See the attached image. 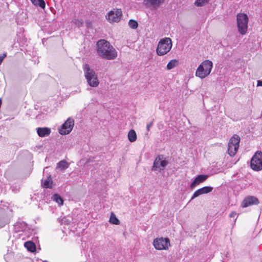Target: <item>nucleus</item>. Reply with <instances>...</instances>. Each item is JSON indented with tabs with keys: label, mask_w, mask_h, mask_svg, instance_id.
Returning <instances> with one entry per match:
<instances>
[{
	"label": "nucleus",
	"mask_w": 262,
	"mask_h": 262,
	"mask_svg": "<svg viewBox=\"0 0 262 262\" xmlns=\"http://www.w3.org/2000/svg\"><path fill=\"white\" fill-rule=\"evenodd\" d=\"M164 1L165 0H144V3L146 7L155 10L162 5Z\"/></svg>",
	"instance_id": "ddd939ff"
},
{
	"label": "nucleus",
	"mask_w": 262,
	"mask_h": 262,
	"mask_svg": "<svg viewBox=\"0 0 262 262\" xmlns=\"http://www.w3.org/2000/svg\"><path fill=\"white\" fill-rule=\"evenodd\" d=\"M72 23L78 27H82L83 25V21L82 19L74 18Z\"/></svg>",
	"instance_id": "bb28decb"
},
{
	"label": "nucleus",
	"mask_w": 262,
	"mask_h": 262,
	"mask_svg": "<svg viewBox=\"0 0 262 262\" xmlns=\"http://www.w3.org/2000/svg\"><path fill=\"white\" fill-rule=\"evenodd\" d=\"M257 86H262V80H257Z\"/></svg>",
	"instance_id": "c9c22d12"
},
{
	"label": "nucleus",
	"mask_w": 262,
	"mask_h": 262,
	"mask_svg": "<svg viewBox=\"0 0 262 262\" xmlns=\"http://www.w3.org/2000/svg\"><path fill=\"white\" fill-rule=\"evenodd\" d=\"M153 245L157 250H166L170 246V241L168 238H157L154 239Z\"/></svg>",
	"instance_id": "9d476101"
},
{
	"label": "nucleus",
	"mask_w": 262,
	"mask_h": 262,
	"mask_svg": "<svg viewBox=\"0 0 262 262\" xmlns=\"http://www.w3.org/2000/svg\"><path fill=\"white\" fill-rule=\"evenodd\" d=\"M251 168L255 171L262 169V152L256 151L251 160Z\"/></svg>",
	"instance_id": "6e6552de"
},
{
	"label": "nucleus",
	"mask_w": 262,
	"mask_h": 262,
	"mask_svg": "<svg viewBox=\"0 0 262 262\" xmlns=\"http://www.w3.org/2000/svg\"><path fill=\"white\" fill-rule=\"evenodd\" d=\"M42 262H48V261L47 260H45V261H43Z\"/></svg>",
	"instance_id": "58836bf2"
},
{
	"label": "nucleus",
	"mask_w": 262,
	"mask_h": 262,
	"mask_svg": "<svg viewBox=\"0 0 262 262\" xmlns=\"http://www.w3.org/2000/svg\"><path fill=\"white\" fill-rule=\"evenodd\" d=\"M55 186V181H41V186L44 188L53 189Z\"/></svg>",
	"instance_id": "a211bd4d"
},
{
	"label": "nucleus",
	"mask_w": 262,
	"mask_h": 262,
	"mask_svg": "<svg viewBox=\"0 0 262 262\" xmlns=\"http://www.w3.org/2000/svg\"><path fill=\"white\" fill-rule=\"evenodd\" d=\"M122 16V11L120 9H114L110 11L106 17L110 23L118 22Z\"/></svg>",
	"instance_id": "9b49d317"
},
{
	"label": "nucleus",
	"mask_w": 262,
	"mask_h": 262,
	"mask_svg": "<svg viewBox=\"0 0 262 262\" xmlns=\"http://www.w3.org/2000/svg\"><path fill=\"white\" fill-rule=\"evenodd\" d=\"M201 181H192V184H191V187L192 188L194 186H195L196 184H198L199 182H201Z\"/></svg>",
	"instance_id": "72a5a7b5"
},
{
	"label": "nucleus",
	"mask_w": 262,
	"mask_h": 262,
	"mask_svg": "<svg viewBox=\"0 0 262 262\" xmlns=\"http://www.w3.org/2000/svg\"><path fill=\"white\" fill-rule=\"evenodd\" d=\"M151 126H152V123H150L147 124L146 128H147V130H149V129L151 127Z\"/></svg>",
	"instance_id": "f704fd0d"
},
{
	"label": "nucleus",
	"mask_w": 262,
	"mask_h": 262,
	"mask_svg": "<svg viewBox=\"0 0 262 262\" xmlns=\"http://www.w3.org/2000/svg\"><path fill=\"white\" fill-rule=\"evenodd\" d=\"M259 203L258 199L254 196L248 195L244 198L241 206L242 208H246L249 206L257 205Z\"/></svg>",
	"instance_id": "f8f14e48"
},
{
	"label": "nucleus",
	"mask_w": 262,
	"mask_h": 262,
	"mask_svg": "<svg viewBox=\"0 0 262 262\" xmlns=\"http://www.w3.org/2000/svg\"><path fill=\"white\" fill-rule=\"evenodd\" d=\"M212 187L210 186H205L196 190L193 194L191 200L203 194H206L212 190Z\"/></svg>",
	"instance_id": "4468645a"
},
{
	"label": "nucleus",
	"mask_w": 262,
	"mask_h": 262,
	"mask_svg": "<svg viewBox=\"0 0 262 262\" xmlns=\"http://www.w3.org/2000/svg\"><path fill=\"white\" fill-rule=\"evenodd\" d=\"M237 213L235 211H232L231 212L230 214H229V216L230 217H235Z\"/></svg>",
	"instance_id": "473e14b6"
},
{
	"label": "nucleus",
	"mask_w": 262,
	"mask_h": 262,
	"mask_svg": "<svg viewBox=\"0 0 262 262\" xmlns=\"http://www.w3.org/2000/svg\"><path fill=\"white\" fill-rule=\"evenodd\" d=\"M237 26L239 33L242 35L246 33L248 29V17L245 13H239L236 16Z\"/></svg>",
	"instance_id": "39448f33"
},
{
	"label": "nucleus",
	"mask_w": 262,
	"mask_h": 262,
	"mask_svg": "<svg viewBox=\"0 0 262 262\" xmlns=\"http://www.w3.org/2000/svg\"><path fill=\"white\" fill-rule=\"evenodd\" d=\"M240 138L237 135H234L232 137L228 143V152L231 156H234L237 152L239 148V143Z\"/></svg>",
	"instance_id": "423d86ee"
},
{
	"label": "nucleus",
	"mask_w": 262,
	"mask_h": 262,
	"mask_svg": "<svg viewBox=\"0 0 262 262\" xmlns=\"http://www.w3.org/2000/svg\"><path fill=\"white\" fill-rule=\"evenodd\" d=\"M8 223V220L4 217L0 216V228L3 227Z\"/></svg>",
	"instance_id": "c756f323"
},
{
	"label": "nucleus",
	"mask_w": 262,
	"mask_h": 262,
	"mask_svg": "<svg viewBox=\"0 0 262 262\" xmlns=\"http://www.w3.org/2000/svg\"><path fill=\"white\" fill-rule=\"evenodd\" d=\"M7 56V53H4L0 55V65L2 64L4 59Z\"/></svg>",
	"instance_id": "2f4dec72"
},
{
	"label": "nucleus",
	"mask_w": 262,
	"mask_h": 262,
	"mask_svg": "<svg viewBox=\"0 0 262 262\" xmlns=\"http://www.w3.org/2000/svg\"><path fill=\"white\" fill-rule=\"evenodd\" d=\"M74 125V119L69 118L58 129L59 133L62 135L69 134L73 129Z\"/></svg>",
	"instance_id": "1a4fd4ad"
},
{
	"label": "nucleus",
	"mask_w": 262,
	"mask_h": 262,
	"mask_svg": "<svg viewBox=\"0 0 262 262\" xmlns=\"http://www.w3.org/2000/svg\"><path fill=\"white\" fill-rule=\"evenodd\" d=\"M178 62V60H177L176 59L171 60L170 61H169L168 62V63L167 64V69L168 70H171V69H173V68H174L176 66Z\"/></svg>",
	"instance_id": "b1692460"
},
{
	"label": "nucleus",
	"mask_w": 262,
	"mask_h": 262,
	"mask_svg": "<svg viewBox=\"0 0 262 262\" xmlns=\"http://www.w3.org/2000/svg\"><path fill=\"white\" fill-rule=\"evenodd\" d=\"M36 132L38 136L40 137H45L48 136L51 133V129L48 127H38L36 128Z\"/></svg>",
	"instance_id": "dca6fc26"
},
{
	"label": "nucleus",
	"mask_w": 262,
	"mask_h": 262,
	"mask_svg": "<svg viewBox=\"0 0 262 262\" xmlns=\"http://www.w3.org/2000/svg\"><path fill=\"white\" fill-rule=\"evenodd\" d=\"M212 67L213 63L211 61L209 60H205L197 68L195 76L201 79L205 78L210 74Z\"/></svg>",
	"instance_id": "7ed1b4c3"
},
{
	"label": "nucleus",
	"mask_w": 262,
	"mask_h": 262,
	"mask_svg": "<svg viewBox=\"0 0 262 262\" xmlns=\"http://www.w3.org/2000/svg\"><path fill=\"white\" fill-rule=\"evenodd\" d=\"M50 169V167H46L44 169H43V174H45V173L46 172H47L48 171V170H49Z\"/></svg>",
	"instance_id": "e433bc0d"
},
{
	"label": "nucleus",
	"mask_w": 262,
	"mask_h": 262,
	"mask_svg": "<svg viewBox=\"0 0 262 262\" xmlns=\"http://www.w3.org/2000/svg\"><path fill=\"white\" fill-rule=\"evenodd\" d=\"M24 246L29 251L34 252L36 251V245L31 241L25 242Z\"/></svg>",
	"instance_id": "6ab92c4d"
},
{
	"label": "nucleus",
	"mask_w": 262,
	"mask_h": 262,
	"mask_svg": "<svg viewBox=\"0 0 262 262\" xmlns=\"http://www.w3.org/2000/svg\"><path fill=\"white\" fill-rule=\"evenodd\" d=\"M208 3V0H196L194 5L198 7L204 6Z\"/></svg>",
	"instance_id": "a878e982"
},
{
	"label": "nucleus",
	"mask_w": 262,
	"mask_h": 262,
	"mask_svg": "<svg viewBox=\"0 0 262 262\" xmlns=\"http://www.w3.org/2000/svg\"><path fill=\"white\" fill-rule=\"evenodd\" d=\"M83 71L89 85L92 87L97 86L99 84V81L95 71L93 69H91L88 64L84 65Z\"/></svg>",
	"instance_id": "f03ea898"
},
{
	"label": "nucleus",
	"mask_w": 262,
	"mask_h": 262,
	"mask_svg": "<svg viewBox=\"0 0 262 262\" xmlns=\"http://www.w3.org/2000/svg\"><path fill=\"white\" fill-rule=\"evenodd\" d=\"M128 140L130 142H134L137 140V134L136 132L133 130L131 129L129 131L128 135H127Z\"/></svg>",
	"instance_id": "aec40b11"
},
{
	"label": "nucleus",
	"mask_w": 262,
	"mask_h": 262,
	"mask_svg": "<svg viewBox=\"0 0 262 262\" xmlns=\"http://www.w3.org/2000/svg\"><path fill=\"white\" fill-rule=\"evenodd\" d=\"M96 46L97 53L102 58L113 60L117 57V52L107 40L105 39L98 40Z\"/></svg>",
	"instance_id": "f257e3e1"
},
{
	"label": "nucleus",
	"mask_w": 262,
	"mask_h": 262,
	"mask_svg": "<svg viewBox=\"0 0 262 262\" xmlns=\"http://www.w3.org/2000/svg\"><path fill=\"white\" fill-rule=\"evenodd\" d=\"M128 26L130 28L136 29L138 27V23L135 20L130 19L128 21Z\"/></svg>",
	"instance_id": "393cba45"
},
{
	"label": "nucleus",
	"mask_w": 262,
	"mask_h": 262,
	"mask_svg": "<svg viewBox=\"0 0 262 262\" xmlns=\"http://www.w3.org/2000/svg\"><path fill=\"white\" fill-rule=\"evenodd\" d=\"M45 180H48V181L52 180V178L51 177V175H49V176H48L47 179Z\"/></svg>",
	"instance_id": "4c0bfd02"
},
{
	"label": "nucleus",
	"mask_w": 262,
	"mask_h": 262,
	"mask_svg": "<svg viewBox=\"0 0 262 262\" xmlns=\"http://www.w3.org/2000/svg\"><path fill=\"white\" fill-rule=\"evenodd\" d=\"M69 167V164L66 160H61L57 164L56 170L62 171Z\"/></svg>",
	"instance_id": "f3484780"
},
{
	"label": "nucleus",
	"mask_w": 262,
	"mask_h": 262,
	"mask_svg": "<svg viewBox=\"0 0 262 262\" xmlns=\"http://www.w3.org/2000/svg\"><path fill=\"white\" fill-rule=\"evenodd\" d=\"M172 47L171 39L164 38L160 40L157 48V53L159 56H163L166 54L170 51Z\"/></svg>",
	"instance_id": "20e7f679"
},
{
	"label": "nucleus",
	"mask_w": 262,
	"mask_h": 262,
	"mask_svg": "<svg viewBox=\"0 0 262 262\" xmlns=\"http://www.w3.org/2000/svg\"><path fill=\"white\" fill-rule=\"evenodd\" d=\"M209 175L206 174H199L196 176L193 180H206L209 178Z\"/></svg>",
	"instance_id": "cd10ccee"
},
{
	"label": "nucleus",
	"mask_w": 262,
	"mask_h": 262,
	"mask_svg": "<svg viewBox=\"0 0 262 262\" xmlns=\"http://www.w3.org/2000/svg\"><path fill=\"white\" fill-rule=\"evenodd\" d=\"M109 221L111 224L116 225H119L120 224L119 220L117 218L116 215L113 213H111Z\"/></svg>",
	"instance_id": "4be33fe9"
},
{
	"label": "nucleus",
	"mask_w": 262,
	"mask_h": 262,
	"mask_svg": "<svg viewBox=\"0 0 262 262\" xmlns=\"http://www.w3.org/2000/svg\"><path fill=\"white\" fill-rule=\"evenodd\" d=\"M27 228V224L22 221H18L14 225V230L15 232L24 231Z\"/></svg>",
	"instance_id": "2eb2a0df"
},
{
	"label": "nucleus",
	"mask_w": 262,
	"mask_h": 262,
	"mask_svg": "<svg viewBox=\"0 0 262 262\" xmlns=\"http://www.w3.org/2000/svg\"><path fill=\"white\" fill-rule=\"evenodd\" d=\"M53 200L57 203L59 205L63 204V201L62 198L58 194H54L52 197Z\"/></svg>",
	"instance_id": "5701e85b"
},
{
	"label": "nucleus",
	"mask_w": 262,
	"mask_h": 262,
	"mask_svg": "<svg viewBox=\"0 0 262 262\" xmlns=\"http://www.w3.org/2000/svg\"><path fill=\"white\" fill-rule=\"evenodd\" d=\"M33 5L36 6H39L42 9H44L46 4L44 0H30Z\"/></svg>",
	"instance_id": "412c9836"
},
{
	"label": "nucleus",
	"mask_w": 262,
	"mask_h": 262,
	"mask_svg": "<svg viewBox=\"0 0 262 262\" xmlns=\"http://www.w3.org/2000/svg\"><path fill=\"white\" fill-rule=\"evenodd\" d=\"M12 191H13L15 192H18L20 189V184L19 183V182L16 181V183L15 184V186H12Z\"/></svg>",
	"instance_id": "c85d7f7f"
},
{
	"label": "nucleus",
	"mask_w": 262,
	"mask_h": 262,
	"mask_svg": "<svg viewBox=\"0 0 262 262\" xmlns=\"http://www.w3.org/2000/svg\"><path fill=\"white\" fill-rule=\"evenodd\" d=\"M2 181H0V194L5 193L6 189Z\"/></svg>",
	"instance_id": "7c9ffc66"
},
{
	"label": "nucleus",
	"mask_w": 262,
	"mask_h": 262,
	"mask_svg": "<svg viewBox=\"0 0 262 262\" xmlns=\"http://www.w3.org/2000/svg\"><path fill=\"white\" fill-rule=\"evenodd\" d=\"M168 164V162L165 157L163 155H159L156 158L154 162L152 170L154 171H160L163 170Z\"/></svg>",
	"instance_id": "0eeeda50"
}]
</instances>
